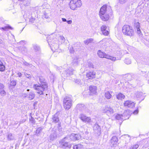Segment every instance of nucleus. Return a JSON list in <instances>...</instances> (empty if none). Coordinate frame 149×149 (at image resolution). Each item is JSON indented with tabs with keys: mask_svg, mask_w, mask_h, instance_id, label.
<instances>
[{
	"mask_svg": "<svg viewBox=\"0 0 149 149\" xmlns=\"http://www.w3.org/2000/svg\"><path fill=\"white\" fill-rule=\"evenodd\" d=\"M107 6H103L100 8L99 15L101 19L103 21H107L109 18V16L107 12Z\"/></svg>",
	"mask_w": 149,
	"mask_h": 149,
	"instance_id": "nucleus-1",
	"label": "nucleus"
},
{
	"mask_svg": "<svg viewBox=\"0 0 149 149\" xmlns=\"http://www.w3.org/2000/svg\"><path fill=\"white\" fill-rule=\"evenodd\" d=\"M122 31L124 35L130 37L133 36L134 34V31L132 27L128 25H124Z\"/></svg>",
	"mask_w": 149,
	"mask_h": 149,
	"instance_id": "nucleus-2",
	"label": "nucleus"
},
{
	"mask_svg": "<svg viewBox=\"0 0 149 149\" xmlns=\"http://www.w3.org/2000/svg\"><path fill=\"white\" fill-rule=\"evenodd\" d=\"M70 140L69 136L63 138L59 141V147L63 149H65L66 148H70L71 145L68 143Z\"/></svg>",
	"mask_w": 149,
	"mask_h": 149,
	"instance_id": "nucleus-3",
	"label": "nucleus"
},
{
	"mask_svg": "<svg viewBox=\"0 0 149 149\" xmlns=\"http://www.w3.org/2000/svg\"><path fill=\"white\" fill-rule=\"evenodd\" d=\"M47 85L46 83H43L42 84H35L33 86V88L36 90H38L37 93L40 95L43 94V92L47 88Z\"/></svg>",
	"mask_w": 149,
	"mask_h": 149,
	"instance_id": "nucleus-4",
	"label": "nucleus"
},
{
	"mask_svg": "<svg viewBox=\"0 0 149 149\" xmlns=\"http://www.w3.org/2000/svg\"><path fill=\"white\" fill-rule=\"evenodd\" d=\"M72 100L71 96L65 97L63 100V105L64 108L67 110H69L72 105Z\"/></svg>",
	"mask_w": 149,
	"mask_h": 149,
	"instance_id": "nucleus-5",
	"label": "nucleus"
},
{
	"mask_svg": "<svg viewBox=\"0 0 149 149\" xmlns=\"http://www.w3.org/2000/svg\"><path fill=\"white\" fill-rule=\"evenodd\" d=\"M81 1L80 0H71L69 4V7L73 10H74L77 8L81 7Z\"/></svg>",
	"mask_w": 149,
	"mask_h": 149,
	"instance_id": "nucleus-6",
	"label": "nucleus"
},
{
	"mask_svg": "<svg viewBox=\"0 0 149 149\" xmlns=\"http://www.w3.org/2000/svg\"><path fill=\"white\" fill-rule=\"evenodd\" d=\"M129 111L126 110L125 111L123 114H117L116 118L118 120H125L129 118Z\"/></svg>",
	"mask_w": 149,
	"mask_h": 149,
	"instance_id": "nucleus-7",
	"label": "nucleus"
},
{
	"mask_svg": "<svg viewBox=\"0 0 149 149\" xmlns=\"http://www.w3.org/2000/svg\"><path fill=\"white\" fill-rule=\"evenodd\" d=\"M102 111L109 116L113 113L114 111L112 107L107 106L102 110Z\"/></svg>",
	"mask_w": 149,
	"mask_h": 149,
	"instance_id": "nucleus-8",
	"label": "nucleus"
},
{
	"mask_svg": "<svg viewBox=\"0 0 149 149\" xmlns=\"http://www.w3.org/2000/svg\"><path fill=\"white\" fill-rule=\"evenodd\" d=\"M79 118L85 123H88L91 122V119L90 117H87L85 115L81 114L80 115Z\"/></svg>",
	"mask_w": 149,
	"mask_h": 149,
	"instance_id": "nucleus-9",
	"label": "nucleus"
},
{
	"mask_svg": "<svg viewBox=\"0 0 149 149\" xmlns=\"http://www.w3.org/2000/svg\"><path fill=\"white\" fill-rule=\"evenodd\" d=\"M89 93L90 95H94L97 94V89L96 86H91L89 87Z\"/></svg>",
	"mask_w": 149,
	"mask_h": 149,
	"instance_id": "nucleus-10",
	"label": "nucleus"
},
{
	"mask_svg": "<svg viewBox=\"0 0 149 149\" xmlns=\"http://www.w3.org/2000/svg\"><path fill=\"white\" fill-rule=\"evenodd\" d=\"M135 103L131 100H126L124 103V106L130 108H133L135 107Z\"/></svg>",
	"mask_w": 149,
	"mask_h": 149,
	"instance_id": "nucleus-11",
	"label": "nucleus"
},
{
	"mask_svg": "<svg viewBox=\"0 0 149 149\" xmlns=\"http://www.w3.org/2000/svg\"><path fill=\"white\" fill-rule=\"evenodd\" d=\"M118 139L116 136L112 137L110 140L111 145V147L116 146L117 144Z\"/></svg>",
	"mask_w": 149,
	"mask_h": 149,
	"instance_id": "nucleus-12",
	"label": "nucleus"
},
{
	"mask_svg": "<svg viewBox=\"0 0 149 149\" xmlns=\"http://www.w3.org/2000/svg\"><path fill=\"white\" fill-rule=\"evenodd\" d=\"M81 138L80 135L78 134H72L69 137L70 140L73 141L79 140Z\"/></svg>",
	"mask_w": 149,
	"mask_h": 149,
	"instance_id": "nucleus-13",
	"label": "nucleus"
},
{
	"mask_svg": "<svg viewBox=\"0 0 149 149\" xmlns=\"http://www.w3.org/2000/svg\"><path fill=\"white\" fill-rule=\"evenodd\" d=\"M101 30L103 34L105 36H107L109 33V29L105 25H103L101 27Z\"/></svg>",
	"mask_w": 149,
	"mask_h": 149,
	"instance_id": "nucleus-14",
	"label": "nucleus"
},
{
	"mask_svg": "<svg viewBox=\"0 0 149 149\" xmlns=\"http://www.w3.org/2000/svg\"><path fill=\"white\" fill-rule=\"evenodd\" d=\"M73 71L72 69L70 68L69 69H68L64 71L63 73H62V74L65 77H67L70 75L73 74Z\"/></svg>",
	"mask_w": 149,
	"mask_h": 149,
	"instance_id": "nucleus-15",
	"label": "nucleus"
},
{
	"mask_svg": "<svg viewBox=\"0 0 149 149\" xmlns=\"http://www.w3.org/2000/svg\"><path fill=\"white\" fill-rule=\"evenodd\" d=\"M57 134L55 131L53 132L49 136V138L50 139V142L54 141L56 139Z\"/></svg>",
	"mask_w": 149,
	"mask_h": 149,
	"instance_id": "nucleus-16",
	"label": "nucleus"
},
{
	"mask_svg": "<svg viewBox=\"0 0 149 149\" xmlns=\"http://www.w3.org/2000/svg\"><path fill=\"white\" fill-rule=\"evenodd\" d=\"M95 73L94 72H90L86 74V77L89 79L94 78L95 77Z\"/></svg>",
	"mask_w": 149,
	"mask_h": 149,
	"instance_id": "nucleus-17",
	"label": "nucleus"
},
{
	"mask_svg": "<svg viewBox=\"0 0 149 149\" xmlns=\"http://www.w3.org/2000/svg\"><path fill=\"white\" fill-rule=\"evenodd\" d=\"M93 129L95 133L98 134L100 133V127L97 124H95L94 127Z\"/></svg>",
	"mask_w": 149,
	"mask_h": 149,
	"instance_id": "nucleus-18",
	"label": "nucleus"
},
{
	"mask_svg": "<svg viewBox=\"0 0 149 149\" xmlns=\"http://www.w3.org/2000/svg\"><path fill=\"white\" fill-rule=\"evenodd\" d=\"M98 56L100 58H106L107 54H106L104 52H101L100 50H99L97 53Z\"/></svg>",
	"mask_w": 149,
	"mask_h": 149,
	"instance_id": "nucleus-19",
	"label": "nucleus"
},
{
	"mask_svg": "<svg viewBox=\"0 0 149 149\" xmlns=\"http://www.w3.org/2000/svg\"><path fill=\"white\" fill-rule=\"evenodd\" d=\"M9 29H12V28L10 26L7 25L4 27H0V29L2 31H8Z\"/></svg>",
	"mask_w": 149,
	"mask_h": 149,
	"instance_id": "nucleus-20",
	"label": "nucleus"
},
{
	"mask_svg": "<svg viewBox=\"0 0 149 149\" xmlns=\"http://www.w3.org/2000/svg\"><path fill=\"white\" fill-rule=\"evenodd\" d=\"M77 107L79 110L83 111H84V110L86 109L85 106L83 104H77Z\"/></svg>",
	"mask_w": 149,
	"mask_h": 149,
	"instance_id": "nucleus-21",
	"label": "nucleus"
},
{
	"mask_svg": "<svg viewBox=\"0 0 149 149\" xmlns=\"http://www.w3.org/2000/svg\"><path fill=\"white\" fill-rule=\"evenodd\" d=\"M125 96L123 94L119 93L117 95L116 97L117 98L118 100H122L124 99Z\"/></svg>",
	"mask_w": 149,
	"mask_h": 149,
	"instance_id": "nucleus-22",
	"label": "nucleus"
},
{
	"mask_svg": "<svg viewBox=\"0 0 149 149\" xmlns=\"http://www.w3.org/2000/svg\"><path fill=\"white\" fill-rule=\"evenodd\" d=\"M7 138L9 141L12 140L14 139V137L12 134L9 133L8 134Z\"/></svg>",
	"mask_w": 149,
	"mask_h": 149,
	"instance_id": "nucleus-23",
	"label": "nucleus"
},
{
	"mask_svg": "<svg viewBox=\"0 0 149 149\" xmlns=\"http://www.w3.org/2000/svg\"><path fill=\"white\" fill-rule=\"evenodd\" d=\"M94 40L92 38L87 39L84 41V42L85 44L88 45L89 43H92Z\"/></svg>",
	"mask_w": 149,
	"mask_h": 149,
	"instance_id": "nucleus-24",
	"label": "nucleus"
},
{
	"mask_svg": "<svg viewBox=\"0 0 149 149\" xmlns=\"http://www.w3.org/2000/svg\"><path fill=\"white\" fill-rule=\"evenodd\" d=\"M52 119L53 120V122H54V123H56L58 121L59 119L57 114H55L54 115Z\"/></svg>",
	"mask_w": 149,
	"mask_h": 149,
	"instance_id": "nucleus-25",
	"label": "nucleus"
},
{
	"mask_svg": "<svg viewBox=\"0 0 149 149\" xmlns=\"http://www.w3.org/2000/svg\"><path fill=\"white\" fill-rule=\"evenodd\" d=\"M74 149H83V145L79 144L76 145L73 147Z\"/></svg>",
	"mask_w": 149,
	"mask_h": 149,
	"instance_id": "nucleus-26",
	"label": "nucleus"
},
{
	"mask_svg": "<svg viewBox=\"0 0 149 149\" xmlns=\"http://www.w3.org/2000/svg\"><path fill=\"white\" fill-rule=\"evenodd\" d=\"M5 68L3 63L0 60V71H3L5 70Z\"/></svg>",
	"mask_w": 149,
	"mask_h": 149,
	"instance_id": "nucleus-27",
	"label": "nucleus"
},
{
	"mask_svg": "<svg viewBox=\"0 0 149 149\" xmlns=\"http://www.w3.org/2000/svg\"><path fill=\"white\" fill-rule=\"evenodd\" d=\"M52 46H51V48L52 49L53 51H54V52L56 51V50L57 49L58 47V45L57 44H54L52 45Z\"/></svg>",
	"mask_w": 149,
	"mask_h": 149,
	"instance_id": "nucleus-28",
	"label": "nucleus"
},
{
	"mask_svg": "<svg viewBox=\"0 0 149 149\" xmlns=\"http://www.w3.org/2000/svg\"><path fill=\"white\" fill-rule=\"evenodd\" d=\"M105 97L108 99H110L112 96L110 93L109 91H107L105 93Z\"/></svg>",
	"mask_w": 149,
	"mask_h": 149,
	"instance_id": "nucleus-29",
	"label": "nucleus"
},
{
	"mask_svg": "<svg viewBox=\"0 0 149 149\" xmlns=\"http://www.w3.org/2000/svg\"><path fill=\"white\" fill-rule=\"evenodd\" d=\"M124 140L125 141V142L127 143L130 141V137L128 135H125L124 136Z\"/></svg>",
	"mask_w": 149,
	"mask_h": 149,
	"instance_id": "nucleus-30",
	"label": "nucleus"
},
{
	"mask_svg": "<svg viewBox=\"0 0 149 149\" xmlns=\"http://www.w3.org/2000/svg\"><path fill=\"white\" fill-rule=\"evenodd\" d=\"M106 58L109 59H110L113 61H114L116 60V57L111 56L108 54H107V56Z\"/></svg>",
	"mask_w": 149,
	"mask_h": 149,
	"instance_id": "nucleus-31",
	"label": "nucleus"
},
{
	"mask_svg": "<svg viewBox=\"0 0 149 149\" xmlns=\"http://www.w3.org/2000/svg\"><path fill=\"white\" fill-rule=\"evenodd\" d=\"M33 49L36 52L39 51L40 48V47L37 44H34L33 45Z\"/></svg>",
	"mask_w": 149,
	"mask_h": 149,
	"instance_id": "nucleus-32",
	"label": "nucleus"
},
{
	"mask_svg": "<svg viewBox=\"0 0 149 149\" xmlns=\"http://www.w3.org/2000/svg\"><path fill=\"white\" fill-rule=\"evenodd\" d=\"M143 93L141 92H138L135 93V97L137 98L140 97L142 96Z\"/></svg>",
	"mask_w": 149,
	"mask_h": 149,
	"instance_id": "nucleus-33",
	"label": "nucleus"
},
{
	"mask_svg": "<svg viewBox=\"0 0 149 149\" xmlns=\"http://www.w3.org/2000/svg\"><path fill=\"white\" fill-rule=\"evenodd\" d=\"M34 97V94L33 93L30 92L28 95V98H29V100H32Z\"/></svg>",
	"mask_w": 149,
	"mask_h": 149,
	"instance_id": "nucleus-34",
	"label": "nucleus"
},
{
	"mask_svg": "<svg viewBox=\"0 0 149 149\" xmlns=\"http://www.w3.org/2000/svg\"><path fill=\"white\" fill-rule=\"evenodd\" d=\"M79 62V60H78V59L75 58H74V59L73 60L72 63H73V64L74 65H77V64Z\"/></svg>",
	"mask_w": 149,
	"mask_h": 149,
	"instance_id": "nucleus-35",
	"label": "nucleus"
},
{
	"mask_svg": "<svg viewBox=\"0 0 149 149\" xmlns=\"http://www.w3.org/2000/svg\"><path fill=\"white\" fill-rule=\"evenodd\" d=\"M107 40L106 39H104L100 41L99 43L100 44L104 45Z\"/></svg>",
	"mask_w": 149,
	"mask_h": 149,
	"instance_id": "nucleus-36",
	"label": "nucleus"
},
{
	"mask_svg": "<svg viewBox=\"0 0 149 149\" xmlns=\"http://www.w3.org/2000/svg\"><path fill=\"white\" fill-rule=\"evenodd\" d=\"M134 26L136 29H139L140 27V24L139 22H135Z\"/></svg>",
	"mask_w": 149,
	"mask_h": 149,
	"instance_id": "nucleus-37",
	"label": "nucleus"
},
{
	"mask_svg": "<svg viewBox=\"0 0 149 149\" xmlns=\"http://www.w3.org/2000/svg\"><path fill=\"white\" fill-rule=\"evenodd\" d=\"M0 95L2 97L6 95V93L3 90H0Z\"/></svg>",
	"mask_w": 149,
	"mask_h": 149,
	"instance_id": "nucleus-38",
	"label": "nucleus"
},
{
	"mask_svg": "<svg viewBox=\"0 0 149 149\" xmlns=\"http://www.w3.org/2000/svg\"><path fill=\"white\" fill-rule=\"evenodd\" d=\"M39 80L40 81V82L41 83V84H43V83H46L45 82V79H44L42 77H39Z\"/></svg>",
	"mask_w": 149,
	"mask_h": 149,
	"instance_id": "nucleus-39",
	"label": "nucleus"
},
{
	"mask_svg": "<svg viewBox=\"0 0 149 149\" xmlns=\"http://www.w3.org/2000/svg\"><path fill=\"white\" fill-rule=\"evenodd\" d=\"M42 127L38 128L36 130V132L37 134H39L42 131Z\"/></svg>",
	"mask_w": 149,
	"mask_h": 149,
	"instance_id": "nucleus-40",
	"label": "nucleus"
},
{
	"mask_svg": "<svg viewBox=\"0 0 149 149\" xmlns=\"http://www.w3.org/2000/svg\"><path fill=\"white\" fill-rule=\"evenodd\" d=\"M60 40H61L62 43H64L65 41V38L62 36H59Z\"/></svg>",
	"mask_w": 149,
	"mask_h": 149,
	"instance_id": "nucleus-41",
	"label": "nucleus"
},
{
	"mask_svg": "<svg viewBox=\"0 0 149 149\" xmlns=\"http://www.w3.org/2000/svg\"><path fill=\"white\" fill-rule=\"evenodd\" d=\"M125 62L126 64H128L131 63V61L129 58H126L125 60Z\"/></svg>",
	"mask_w": 149,
	"mask_h": 149,
	"instance_id": "nucleus-42",
	"label": "nucleus"
},
{
	"mask_svg": "<svg viewBox=\"0 0 149 149\" xmlns=\"http://www.w3.org/2000/svg\"><path fill=\"white\" fill-rule=\"evenodd\" d=\"M136 30L137 34L139 35V36H141L142 35V33L141 31L140 28L136 29Z\"/></svg>",
	"mask_w": 149,
	"mask_h": 149,
	"instance_id": "nucleus-43",
	"label": "nucleus"
},
{
	"mask_svg": "<svg viewBox=\"0 0 149 149\" xmlns=\"http://www.w3.org/2000/svg\"><path fill=\"white\" fill-rule=\"evenodd\" d=\"M24 75L25 76V77L27 78H31V76L30 74H27L26 73H24Z\"/></svg>",
	"mask_w": 149,
	"mask_h": 149,
	"instance_id": "nucleus-44",
	"label": "nucleus"
},
{
	"mask_svg": "<svg viewBox=\"0 0 149 149\" xmlns=\"http://www.w3.org/2000/svg\"><path fill=\"white\" fill-rule=\"evenodd\" d=\"M16 82L15 81H12L10 82V84L12 86H15L16 85Z\"/></svg>",
	"mask_w": 149,
	"mask_h": 149,
	"instance_id": "nucleus-45",
	"label": "nucleus"
},
{
	"mask_svg": "<svg viewBox=\"0 0 149 149\" xmlns=\"http://www.w3.org/2000/svg\"><path fill=\"white\" fill-rule=\"evenodd\" d=\"M30 121L33 123H35V121L34 119L32 117H31L30 118H29Z\"/></svg>",
	"mask_w": 149,
	"mask_h": 149,
	"instance_id": "nucleus-46",
	"label": "nucleus"
},
{
	"mask_svg": "<svg viewBox=\"0 0 149 149\" xmlns=\"http://www.w3.org/2000/svg\"><path fill=\"white\" fill-rule=\"evenodd\" d=\"M88 66L90 68H94V65L91 63H89L88 64Z\"/></svg>",
	"mask_w": 149,
	"mask_h": 149,
	"instance_id": "nucleus-47",
	"label": "nucleus"
},
{
	"mask_svg": "<svg viewBox=\"0 0 149 149\" xmlns=\"http://www.w3.org/2000/svg\"><path fill=\"white\" fill-rule=\"evenodd\" d=\"M21 96L23 98H26L27 96L28 95L26 93H23L21 94Z\"/></svg>",
	"mask_w": 149,
	"mask_h": 149,
	"instance_id": "nucleus-48",
	"label": "nucleus"
},
{
	"mask_svg": "<svg viewBox=\"0 0 149 149\" xmlns=\"http://www.w3.org/2000/svg\"><path fill=\"white\" fill-rule=\"evenodd\" d=\"M127 0H119V2L121 4L125 3Z\"/></svg>",
	"mask_w": 149,
	"mask_h": 149,
	"instance_id": "nucleus-49",
	"label": "nucleus"
},
{
	"mask_svg": "<svg viewBox=\"0 0 149 149\" xmlns=\"http://www.w3.org/2000/svg\"><path fill=\"white\" fill-rule=\"evenodd\" d=\"M4 88V85L1 83H0V90H3V89Z\"/></svg>",
	"mask_w": 149,
	"mask_h": 149,
	"instance_id": "nucleus-50",
	"label": "nucleus"
},
{
	"mask_svg": "<svg viewBox=\"0 0 149 149\" xmlns=\"http://www.w3.org/2000/svg\"><path fill=\"white\" fill-rule=\"evenodd\" d=\"M139 147V145L138 144H136L134 145L132 148V149H137Z\"/></svg>",
	"mask_w": 149,
	"mask_h": 149,
	"instance_id": "nucleus-51",
	"label": "nucleus"
},
{
	"mask_svg": "<svg viewBox=\"0 0 149 149\" xmlns=\"http://www.w3.org/2000/svg\"><path fill=\"white\" fill-rule=\"evenodd\" d=\"M67 22L68 24H71L72 23V20H69L67 21Z\"/></svg>",
	"mask_w": 149,
	"mask_h": 149,
	"instance_id": "nucleus-52",
	"label": "nucleus"
},
{
	"mask_svg": "<svg viewBox=\"0 0 149 149\" xmlns=\"http://www.w3.org/2000/svg\"><path fill=\"white\" fill-rule=\"evenodd\" d=\"M138 113V110H136L134 111L133 113L134 114H136Z\"/></svg>",
	"mask_w": 149,
	"mask_h": 149,
	"instance_id": "nucleus-53",
	"label": "nucleus"
},
{
	"mask_svg": "<svg viewBox=\"0 0 149 149\" xmlns=\"http://www.w3.org/2000/svg\"><path fill=\"white\" fill-rule=\"evenodd\" d=\"M24 64L25 65H28L29 64L26 62H25L24 63Z\"/></svg>",
	"mask_w": 149,
	"mask_h": 149,
	"instance_id": "nucleus-54",
	"label": "nucleus"
},
{
	"mask_svg": "<svg viewBox=\"0 0 149 149\" xmlns=\"http://www.w3.org/2000/svg\"><path fill=\"white\" fill-rule=\"evenodd\" d=\"M17 74L18 76L20 77H21L22 76V74L20 72H18Z\"/></svg>",
	"mask_w": 149,
	"mask_h": 149,
	"instance_id": "nucleus-55",
	"label": "nucleus"
},
{
	"mask_svg": "<svg viewBox=\"0 0 149 149\" xmlns=\"http://www.w3.org/2000/svg\"><path fill=\"white\" fill-rule=\"evenodd\" d=\"M62 21L63 22H67V20L65 18H62Z\"/></svg>",
	"mask_w": 149,
	"mask_h": 149,
	"instance_id": "nucleus-56",
	"label": "nucleus"
},
{
	"mask_svg": "<svg viewBox=\"0 0 149 149\" xmlns=\"http://www.w3.org/2000/svg\"><path fill=\"white\" fill-rule=\"evenodd\" d=\"M52 77H53V81H54V76L53 75H51V78Z\"/></svg>",
	"mask_w": 149,
	"mask_h": 149,
	"instance_id": "nucleus-57",
	"label": "nucleus"
},
{
	"mask_svg": "<svg viewBox=\"0 0 149 149\" xmlns=\"http://www.w3.org/2000/svg\"><path fill=\"white\" fill-rule=\"evenodd\" d=\"M29 66L31 67H33V66L32 65H31L30 64H29Z\"/></svg>",
	"mask_w": 149,
	"mask_h": 149,
	"instance_id": "nucleus-58",
	"label": "nucleus"
},
{
	"mask_svg": "<svg viewBox=\"0 0 149 149\" xmlns=\"http://www.w3.org/2000/svg\"><path fill=\"white\" fill-rule=\"evenodd\" d=\"M88 133V132H86L85 133L86 134H87Z\"/></svg>",
	"mask_w": 149,
	"mask_h": 149,
	"instance_id": "nucleus-59",
	"label": "nucleus"
},
{
	"mask_svg": "<svg viewBox=\"0 0 149 149\" xmlns=\"http://www.w3.org/2000/svg\"><path fill=\"white\" fill-rule=\"evenodd\" d=\"M29 91V89H28L27 90V91Z\"/></svg>",
	"mask_w": 149,
	"mask_h": 149,
	"instance_id": "nucleus-60",
	"label": "nucleus"
},
{
	"mask_svg": "<svg viewBox=\"0 0 149 149\" xmlns=\"http://www.w3.org/2000/svg\"><path fill=\"white\" fill-rule=\"evenodd\" d=\"M129 149H132V147H131L130 148H129Z\"/></svg>",
	"mask_w": 149,
	"mask_h": 149,
	"instance_id": "nucleus-61",
	"label": "nucleus"
}]
</instances>
